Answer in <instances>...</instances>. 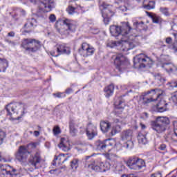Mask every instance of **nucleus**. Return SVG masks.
<instances>
[{
	"instance_id": "f257e3e1",
	"label": "nucleus",
	"mask_w": 177,
	"mask_h": 177,
	"mask_svg": "<svg viewBox=\"0 0 177 177\" xmlns=\"http://www.w3.org/2000/svg\"><path fill=\"white\" fill-rule=\"evenodd\" d=\"M110 32L113 37H122V41H128V39H129V37L132 35L133 37H137L140 43L142 39V37H140L139 34L136 33L138 32V30L131 29L128 22L123 23L121 26L114 25L111 26Z\"/></svg>"
},
{
	"instance_id": "f03ea898",
	"label": "nucleus",
	"mask_w": 177,
	"mask_h": 177,
	"mask_svg": "<svg viewBox=\"0 0 177 177\" xmlns=\"http://www.w3.org/2000/svg\"><path fill=\"white\" fill-rule=\"evenodd\" d=\"M139 38L137 36H129L128 40H121V41H109L106 43V46L108 48H118L119 50L122 52H128L131 49H133L136 46H139Z\"/></svg>"
},
{
	"instance_id": "7ed1b4c3",
	"label": "nucleus",
	"mask_w": 177,
	"mask_h": 177,
	"mask_svg": "<svg viewBox=\"0 0 177 177\" xmlns=\"http://www.w3.org/2000/svg\"><path fill=\"white\" fill-rule=\"evenodd\" d=\"M162 95V90L160 88L151 89L140 96V100H142V104H149L151 102H156L160 99Z\"/></svg>"
},
{
	"instance_id": "20e7f679",
	"label": "nucleus",
	"mask_w": 177,
	"mask_h": 177,
	"mask_svg": "<svg viewBox=\"0 0 177 177\" xmlns=\"http://www.w3.org/2000/svg\"><path fill=\"white\" fill-rule=\"evenodd\" d=\"M169 124V118L167 117L158 116L156 121H153L151 124L153 131L156 133H162L167 130V126Z\"/></svg>"
},
{
	"instance_id": "39448f33",
	"label": "nucleus",
	"mask_w": 177,
	"mask_h": 177,
	"mask_svg": "<svg viewBox=\"0 0 177 177\" xmlns=\"http://www.w3.org/2000/svg\"><path fill=\"white\" fill-rule=\"evenodd\" d=\"M134 64L139 68H150L153 66V59L145 54H139L134 58Z\"/></svg>"
},
{
	"instance_id": "423d86ee",
	"label": "nucleus",
	"mask_w": 177,
	"mask_h": 177,
	"mask_svg": "<svg viewBox=\"0 0 177 177\" xmlns=\"http://www.w3.org/2000/svg\"><path fill=\"white\" fill-rule=\"evenodd\" d=\"M25 104L21 102H11L6 106L5 109L7 111V115L12 117L13 114H19L21 113V115L24 114Z\"/></svg>"
},
{
	"instance_id": "0eeeda50",
	"label": "nucleus",
	"mask_w": 177,
	"mask_h": 177,
	"mask_svg": "<svg viewBox=\"0 0 177 177\" xmlns=\"http://www.w3.org/2000/svg\"><path fill=\"white\" fill-rule=\"evenodd\" d=\"M22 48L27 52L35 53L41 47L39 41L35 39H24L21 44Z\"/></svg>"
},
{
	"instance_id": "6e6552de",
	"label": "nucleus",
	"mask_w": 177,
	"mask_h": 177,
	"mask_svg": "<svg viewBox=\"0 0 177 177\" xmlns=\"http://www.w3.org/2000/svg\"><path fill=\"white\" fill-rule=\"evenodd\" d=\"M127 165L130 169H134L135 171H139L143 167H146V162L142 158H139L136 156L131 157L127 162Z\"/></svg>"
},
{
	"instance_id": "1a4fd4ad",
	"label": "nucleus",
	"mask_w": 177,
	"mask_h": 177,
	"mask_svg": "<svg viewBox=\"0 0 177 177\" xmlns=\"http://www.w3.org/2000/svg\"><path fill=\"white\" fill-rule=\"evenodd\" d=\"M111 167V165L109 162H93V163L86 165V168H89V169L95 171V172H106V171H109Z\"/></svg>"
},
{
	"instance_id": "9d476101",
	"label": "nucleus",
	"mask_w": 177,
	"mask_h": 177,
	"mask_svg": "<svg viewBox=\"0 0 177 177\" xmlns=\"http://www.w3.org/2000/svg\"><path fill=\"white\" fill-rule=\"evenodd\" d=\"M100 9L102 12V17L104 24L110 23V19L114 16V12L111 10V6L102 3L100 5Z\"/></svg>"
},
{
	"instance_id": "9b49d317",
	"label": "nucleus",
	"mask_w": 177,
	"mask_h": 177,
	"mask_svg": "<svg viewBox=\"0 0 177 177\" xmlns=\"http://www.w3.org/2000/svg\"><path fill=\"white\" fill-rule=\"evenodd\" d=\"M133 131L131 129L124 130L121 133V139L123 142H126L124 144V147L126 149H133V141H132Z\"/></svg>"
},
{
	"instance_id": "f8f14e48",
	"label": "nucleus",
	"mask_w": 177,
	"mask_h": 177,
	"mask_svg": "<svg viewBox=\"0 0 177 177\" xmlns=\"http://www.w3.org/2000/svg\"><path fill=\"white\" fill-rule=\"evenodd\" d=\"M114 64L119 71H124L128 66V59L122 54H118L115 56Z\"/></svg>"
},
{
	"instance_id": "ddd939ff",
	"label": "nucleus",
	"mask_w": 177,
	"mask_h": 177,
	"mask_svg": "<svg viewBox=\"0 0 177 177\" xmlns=\"http://www.w3.org/2000/svg\"><path fill=\"white\" fill-rule=\"evenodd\" d=\"M106 157L107 160H110L111 165H113V168H114L115 171L120 172L124 169V165H122L121 162L117 161L118 156L114 153H106Z\"/></svg>"
},
{
	"instance_id": "4468645a",
	"label": "nucleus",
	"mask_w": 177,
	"mask_h": 177,
	"mask_svg": "<svg viewBox=\"0 0 177 177\" xmlns=\"http://www.w3.org/2000/svg\"><path fill=\"white\" fill-rule=\"evenodd\" d=\"M0 174L6 177H15L19 175V173H17V170L12 168V167L8 165H0Z\"/></svg>"
},
{
	"instance_id": "2eb2a0df",
	"label": "nucleus",
	"mask_w": 177,
	"mask_h": 177,
	"mask_svg": "<svg viewBox=\"0 0 177 177\" xmlns=\"http://www.w3.org/2000/svg\"><path fill=\"white\" fill-rule=\"evenodd\" d=\"M55 48L57 49V54H56V52L55 51H50V55H51V56L57 57L59 55H70V53H71L70 48L66 46L65 44H57Z\"/></svg>"
},
{
	"instance_id": "dca6fc26",
	"label": "nucleus",
	"mask_w": 177,
	"mask_h": 177,
	"mask_svg": "<svg viewBox=\"0 0 177 177\" xmlns=\"http://www.w3.org/2000/svg\"><path fill=\"white\" fill-rule=\"evenodd\" d=\"M79 53L83 57H88V56H92L95 53V48L86 43H83L82 48L79 49Z\"/></svg>"
},
{
	"instance_id": "f3484780",
	"label": "nucleus",
	"mask_w": 177,
	"mask_h": 177,
	"mask_svg": "<svg viewBox=\"0 0 177 177\" xmlns=\"http://www.w3.org/2000/svg\"><path fill=\"white\" fill-rule=\"evenodd\" d=\"M41 161H42V158H41V153L39 152H36L35 154L30 156L29 159L30 164H31L35 169L41 168Z\"/></svg>"
},
{
	"instance_id": "a211bd4d",
	"label": "nucleus",
	"mask_w": 177,
	"mask_h": 177,
	"mask_svg": "<svg viewBox=\"0 0 177 177\" xmlns=\"http://www.w3.org/2000/svg\"><path fill=\"white\" fill-rule=\"evenodd\" d=\"M28 154H30V151L27 150V148H26L24 146L19 147L18 151L15 154L16 158L21 162L22 161H24L27 159V157H28Z\"/></svg>"
},
{
	"instance_id": "6ab92c4d",
	"label": "nucleus",
	"mask_w": 177,
	"mask_h": 177,
	"mask_svg": "<svg viewBox=\"0 0 177 177\" xmlns=\"http://www.w3.org/2000/svg\"><path fill=\"white\" fill-rule=\"evenodd\" d=\"M86 133L88 139L92 140L95 136H97V127L92 123H89L86 129Z\"/></svg>"
},
{
	"instance_id": "aec40b11",
	"label": "nucleus",
	"mask_w": 177,
	"mask_h": 177,
	"mask_svg": "<svg viewBox=\"0 0 177 177\" xmlns=\"http://www.w3.org/2000/svg\"><path fill=\"white\" fill-rule=\"evenodd\" d=\"M41 8L45 12H50L55 8V0H40Z\"/></svg>"
},
{
	"instance_id": "412c9836",
	"label": "nucleus",
	"mask_w": 177,
	"mask_h": 177,
	"mask_svg": "<svg viewBox=\"0 0 177 177\" xmlns=\"http://www.w3.org/2000/svg\"><path fill=\"white\" fill-rule=\"evenodd\" d=\"M161 67L169 74H175L177 71V66L172 62L164 63L161 65Z\"/></svg>"
},
{
	"instance_id": "4be33fe9",
	"label": "nucleus",
	"mask_w": 177,
	"mask_h": 177,
	"mask_svg": "<svg viewBox=\"0 0 177 177\" xmlns=\"http://www.w3.org/2000/svg\"><path fill=\"white\" fill-rule=\"evenodd\" d=\"M159 102L156 104V110L158 113H164L167 111V106L168 104L164 100L158 99Z\"/></svg>"
},
{
	"instance_id": "5701e85b",
	"label": "nucleus",
	"mask_w": 177,
	"mask_h": 177,
	"mask_svg": "<svg viewBox=\"0 0 177 177\" xmlns=\"http://www.w3.org/2000/svg\"><path fill=\"white\" fill-rule=\"evenodd\" d=\"M108 146L109 145H107V140H105L104 141L98 140L95 142V147L99 151H106V149H107Z\"/></svg>"
},
{
	"instance_id": "b1692460",
	"label": "nucleus",
	"mask_w": 177,
	"mask_h": 177,
	"mask_svg": "<svg viewBox=\"0 0 177 177\" xmlns=\"http://www.w3.org/2000/svg\"><path fill=\"white\" fill-rule=\"evenodd\" d=\"M58 160V164H64L67 160H68V157H66L64 153H61L58 156H55L54 160L52 162L53 165H56V161Z\"/></svg>"
},
{
	"instance_id": "393cba45",
	"label": "nucleus",
	"mask_w": 177,
	"mask_h": 177,
	"mask_svg": "<svg viewBox=\"0 0 177 177\" xmlns=\"http://www.w3.org/2000/svg\"><path fill=\"white\" fill-rule=\"evenodd\" d=\"M142 8L146 10H151V9H154V8H156V1L144 0L142 2Z\"/></svg>"
},
{
	"instance_id": "a878e982",
	"label": "nucleus",
	"mask_w": 177,
	"mask_h": 177,
	"mask_svg": "<svg viewBox=\"0 0 177 177\" xmlns=\"http://www.w3.org/2000/svg\"><path fill=\"white\" fill-rule=\"evenodd\" d=\"M78 124L74 121H71L69 122V132L71 136H75L78 132Z\"/></svg>"
},
{
	"instance_id": "bb28decb",
	"label": "nucleus",
	"mask_w": 177,
	"mask_h": 177,
	"mask_svg": "<svg viewBox=\"0 0 177 177\" xmlns=\"http://www.w3.org/2000/svg\"><path fill=\"white\" fill-rule=\"evenodd\" d=\"M58 147L63 150V151H68L70 147H68V142L65 138H61L60 143L58 145Z\"/></svg>"
},
{
	"instance_id": "cd10ccee",
	"label": "nucleus",
	"mask_w": 177,
	"mask_h": 177,
	"mask_svg": "<svg viewBox=\"0 0 177 177\" xmlns=\"http://www.w3.org/2000/svg\"><path fill=\"white\" fill-rule=\"evenodd\" d=\"M149 17L151 18L153 23H156L158 24L160 23H162V19L161 17L158 16L157 14H153L151 12H146Z\"/></svg>"
},
{
	"instance_id": "c85d7f7f",
	"label": "nucleus",
	"mask_w": 177,
	"mask_h": 177,
	"mask_svg": "<svg viewBox=\"0 0 177 177\" xmlns=\"http://www.w3.org/2000/svg\"><path fill=\"white\" fill-rule=\"evenodd\" d=\"M100 125L101 131L104 133H106V132H109V130L110 129V128H111V124L109 121H101Z\"/></svg>"
},
{
	"instance_id": "c756f323",
	"label": "nucleus",
	"mask_w": 177,
	"mask_h": 177,
	"mask_svg": "<svg viewBox=\"0 0 177 177\" xmlns=\"http://www.w3.org/2000/svg\"><path fill=\"white\" fill-rule=\"evenodd\" d=\"M63 24L67 27V30L69 31H75V25H74L73 21L66 19L63 21Z\"/></svg>"
},
{
	"instance_id": "7c9ffc66",
	"label": "nucleus",
	"mask_w": 177,
	"mask_h": 177,
	"mask_svg": "<svg viewBox=\"0 0 177 177\" xmlns=\"http://www.w3.org/2000/svg\"><path fill=\"white\" fill-rule=\"evenodd\" d=\"M106 97H110L114 93V84H110L104 89Z\"/></svg>"
},
{
	"instance_id": "2f4dec72",
	"label": "nucleus",
	"mask_w": 177,
	"mask_h": 177,
	"mask_svg": "<svg viewBox=\"0 0 177 177\" xmlns=\"http://www.w3.org/2000/svg\"><path fill=\"white\" fill-rule=\"evenodd\" d=\"M165 140L169 143H173V142H177V138L174 133H169L165 136Z\"/></svg>"
},
{
	"instance_id": "473e14b6",
	"label": "nucleus",
	"mask_w": 177,
	"mask_h": 177,
	"mask_svg": "<svg viewBox=\"0 0 177 177\" xmlns=\"http://www.w3.org/2000/svg\"><path fill=\"white\" fill-rule=\"evenodd\" d=\"M75 5V2H73V4H71L66 8V11L68 12V15H74V13L77 12V9H78V6Z\"/></svg>"
},
{
	"instance_id": "72a5a7b5",
	"label": "nucleus",
	"mask_w": 177,
	"mask_h": 177,
	"mask_svg": "<svg viewBox=\"0 0 177 177\" xmlns=\"http://www.w3.org/2000/svg\"><path fill=\"white\" fill-rule=\"evenodd\" d=\"M122 130V127H121L119 124H114L111 128V133L113 136L114 135H117V133H120L121 131Z\"/></svg>"
},
{
	"instance_id": "f704fd0d",
	"label": "nucleus",
	"mask_w": 177,
	"mask_h": 177,
	"mask_svg": "<svg viewBox=\"0 0 177 177\" xmlns=\"http://www.w3.org/2000/svg\"><path fill=\"white\" fill-rule=\"evenodd\" d=\"M8 66L9 64L6 59H0V72L3 71V73H5Z\"/></svg>"
},
{
	"instance_id": "c9c22d12",
	"label": "nucleus",
	"mask_w": 177,
	"mask_h": 177,
	"mask_svg": "<svg viewBox=\"0 0 177 177\" xmlns=\"http://www.w3.org/2000/svg\"><path fill=\"white\" fill-rule=\"evenodd\" d=\"M138 140L140 145H146V143H147V138H146V135L141 133L138 134Z\"/></svg>"
},
{
	"instance_id": "e433bc0d",
	"label": "nucleus",
	"mask_w": 177,
	"mask_h": 177,
	"mask_svg": "<svg viewBox=\"0 0 177 177\" xmlns=\"http://www.w3.org/2000/svg\"><path fill=\"white\" fill-rule=\"evenodd\" d=\"M145 24V22L143 21H135L133 22V26L136 27V28H137V30H139V31H140L142 30V28H143V25Z\"/></svg>"
},
{
	"instance_id": "4c0bfd02",
	"label": "nucleus",
	"mask_w": 177,
	"mask_h": 177,
	"mask_svg": "<svg viewBox=\"0 0 177 177\" xmlns=\"http://www.w3.org/2000/svg\"><path fill=\"white\" fill-rule=\"evenodd\" d=\"M28 24H30V26H31V27H36L37 26V19L32 18L31 19L29 20L28 23L24 25V27L26 28L27 26H28Z\"/></svg>"
},
{
	"instance_id": "58836bf2",
	"label": "nucleus",
	"mask_w": 177,
	"mask_h": 177,
	"mask_svg": "<svg viewBox=\"0 0 177 177\" xmlns=\"http://www.w3.org/2000/svg\"><path fill=\"white\" fill-rule=\"evenodd\" d=\"M71 167L72 169H77L78 168V159H73L71 161Z\"/></svg>"
},
{
	"instance_id": "ea45409f",
	"label": "nucleus",
	"mask_w": 177,
	"mask_h": 177,
	"mask_svg": "<svg viewBox=\"0 0 177 177\" xmlns=\"http://www.w3.org/2000/svg\"><path fill=\"white\" fill-rule=\"evenodd\" d=\"M5 138H6V133L3 131L0 130V145L3 143V139Z\"/></svg>"
},
{
	"instance_id": "a19ab883",
	"label": "nucleus",
	"mask_w": 177,
	"mask_h": 177,
	"mask_svg": "<svg viewBox=\"0 0 177 177\" xmlns=\"http://www.w3.org/2000/svg\"><path fill=\"white\" fill-rule=\"evenodd\" d=\"M160 11L161 12V13L165 15V16H169V12L168 11V8H167L161 7L160 8Z\"/></svg>"
},
{
	"instance_id": "79ce46f5",
	"label": "nucleus",
	"mask_w": 177,
	"mask_h": 177,
	"mask_svg": "<svg viewBox=\"0 0 177 177\" xmlns=\"http://www.w3.org/2000/svg\"><path fill=\"white\" fill-rule=\"evenodd\" d=\"M53 132L54 135H59L61 132L60 127H59V126H55L53 129Z\"/></svg>"
},
{
	"instance_id": "37998d69",
	"label": "nucleus",
	"mask_w": 177,
	"mask_h": 177,
	"mask_svg": "<svg viewBox=\"0 0 177 177\" xmlns=\"http://www.w3.org/2000/svg\"><path fill=\"white\" fill-rule=\"evenodd\" d=\"M155 80L157 82L160 81V82H161L162 84V82H164V81H165L164 78L161 77V75H160V74H158L155 76Z\"/></svg>"
},
{
	"instance_id": "c03bdc74",
	"label": "nucleus",
	"mask_w": 177,
	"mask_h": 177,
	"mask_svg": "<svg viewBox=\"0 0 177 177\" xmlns=\"http://www.w3.org/2000/svg\"><path fill=\"white\" fill-rule=\"evenodd\" d=\"M93 156V155H91V156H86L85 158H84V161H85V167H86V165H88V164H93L94 162H89L88 161V160H89V158H91V157Z\"/></svg>"
},
{
	"instance_id": "a18cd8bd",
	"label": "nucleus",
	"mask_w": 177,
	"mask_h": 177,
	"mask_svg": "<svg viewBox=\"0 0 177 177\" xmlns=\"http://www.w3.org/2000/svg\"><path fill=\"white\" fill-rule=\"evenodd\" d=\"M123 103H124V101H122L121 100H120L119 104L117 106V109H118L119 110H124V106H125V104H124Z\"/></svg>"
},
{
	"instance_id": "49530a36",
	"label": "nucleus",
	"mask_w": 177,
	"mask_h": 177,
	"mask_svg": "<svg viewBox=\"0 0 177 177\" xmlns=\"http://www.w3.org/2000/svg\"><path fill=\"white\" fill-rule=\"evenodd\" d=\"M17 15H20V16H26V11L21 9H17L16 11Z\"/></svg>"
},
{
	"instance_id": "de8ad7c7",
	"label": "nucleus",
	"mask_w": 177,
	"mask_h": 177,
	"mask_svg": "<svg viewBox=\"0 0 177 177\" xmlns=\"http://www.w3.org/2000/svg\"><path fill=\"white\" fill-rule=\"evenodd\" d=\"M48 19L51 23H55V21H56V15H55V14H51Z\"/></svg>"
},
{
	"instance_id": "09e8293b",
	"label": "nucleus",
	"mask_w": 177,
	"mask_h": 177,
	"mask_svg": "<svg viewBox=\"0 0 177 177\" xmlns=\"http://www.w3.org/2000/svg\"><path fill=\"white\" fill-rule=\"evenodd\" d=\"M158 149L161 150L162 151H165V150H167V145L165 144H161L159 147H158Z\"/></svg>"
},
{
	"instance_id": "8fccbe9b",
	"label": "nucleus",
	"mask_w": 177,
	"mask_h": 177,
	"mask_svg": "<svg viewBox=\"0 0 177 177\" xmlns=\"http://www.w3.org/2000/svg\"><path fill=\"white\" fill-rule=\"evenodd\" d=\"M169 84L170 88H177V82L176 81L169 82Z\"/></svg>"
},
{
	"instance_id": "3c124183",
	"label": "nucleus",
	"mask_w": 177,
	"mask_h": 177,
	"mask_svg": "<svg viewBox=\"0 0 177 177\" xmlns=\"http://www.w3.org/2000/svg\"><path fill=\"white\" fill-rule=\"evenodd\" d=\"M5 42H7V44H8V45H11V46H15V45H16L15 41H12L9 39H5Z\"/></svg>"
},
{
	"instance_id": "603ef678",
	"label": "nucleus",
	"mask_w": 177,
	"mask_h": 177,
	"mask_svg": "<svg viewBox=\"0 0 177 177\" xmlns=\"http://www.w3.org/2000/svg\"><path fill=\"white\" fill-rule=\"evenodd\" d=\"M151 177H162V176L161 175V173L158 172V173L151 174Z\"/></svg>"
},
{
	"instance_id": "864d4df0",
	"label": "nucleus",
	"mask_w": 177,
	"mask_h": 177,
	"mask_svg": "<svg viewBox=\"0 0 177 177\" xmlns=\"http://www.w3.org/2000/svg\"><path fill=\"white\" fill-rule=\"evenodd\" d=\"M165 42L166 44H168V45H171V44H172V38L171 37L166 38Z\"/></svg>"
},
{
	"instance_id": "5fc2aeb1",
	"label": "nucleus",
	"mask_w": 177,
	"mask_h": 177,
	"mask_svg": "<svg viewBox=\"0 0 177 177\" xmlns=\"http://www.w3.org/2000/svg\"><path fill=\"white\" fill-rule=\"evenodd\" d=\"M63 93H53V95L55 96V97H62V95Z\"/></svg>"
},
{
	"instance_id": "6e6d98bb",
	"label": "nucleus",
	"mask_w": 177,
	"mask_h": 177,
	"mask_svg": "<svg viewBox=\"0 0 177 177\" xmlns=\"http://www.w3.org/2000/svg\"><path fill=\"white\" fill-rule=\"evenodd\" d=\"M120 9L122 12H127V7H125V6H120Z\"/></svg>"
},
{
	"instance_id": "4d7b16f0",
	"label": "nucleus",
	"mask_w": 177,
	"mask_h": 177,
	"mask_svg": "<svg viewBox=\"0 0 177 177\" xmlns=\"http://www.w3.org/2000/svg\"><path fill=\"white\" fill-rule=\"evenodd\" d=\"M8 37H15V32L12 31L8 33Z\"/></svg>"
},
{
	"instance_id": "13d9d810",
	"label": "nucleus",
	"mask_w": 177,
	"mask_h": 177,
	"mask_svg": "<svg viewBox=\"0 0 177 177\" xmlns=\"http://www.w3.org/2000/svg\"><path fill=\"white\" fill-rule=\"evenodd\" d=\"M0 161L1 162H6V159H5V158H2V155L0 153Z\"/></svg>"
},
{
	"instance_id": "bf43d9fd",
	"label": "nucleus",
	"mask_w": 177,
	"mask_h": 177,
	"mask_svg": "<svg viewBox=\"0 0 177 177\" xmlns=\"http://www.w3.org/2000/svg\"><path fill=\"white\" fill-rule=\"evenodd\" d=\"M71 92H73V89H71V88H67L66 90V93L69 94V93H71Z\"/></svg>"
},
{
	"instance_id": "052dcab7",
	"label": "nucleus",
	"mask_w": 177,
	"mask_h": 177,
	"mask_svg": "<svg viewBox=\"0 0 177 177\" xmlns=\"http://www.w3.org/2000/svg\"><path fill=\"white\" fill-rule=\"evenodd\" d=\"M171 49H173V50H174V52L175 53H177V47H176V46H173L172 48H171Z\"/></svg>"
},
{
	"instance_id": "680f3d73",
	"label": "nucleus",
	"mask_w": 177,
	"mask_h": 177,
	"mask_svg": "<svg viewBox=\"0 0 177 177\" xmlns=\"http://www.w3.org/2000/svg\"><path fill=\"white\" fill-rule=\"evenodd\" d=\"M34 135H35L36 137L39 136V131H34Z\"/></svg>"
},
{
	"instance_id": "e2e57ef3",
	"label": "nucleus",
	"mask_w": 177,
	"mask_h": 177,
	"mask_svg": "<svg viewBox=\"0 0 177 177\" xmlns=\"http://www.w3.org/2000/svg\"><path fill=\"white\" fill-rule=\"evenodd\" d=\"M140 127H141L142 129H146V125H145L142 123H140Z\"/></svg>"
},
{
	"instance_id": "0e129e2a",
	"label": "nucleus",
	"mask_w": 177,
	"mask_h": 177,
	"mask_svg": "<svg viewBox=\"0 0 177 177\" xmlns=\"http://www.w3.org/2000/svg\"><path fill=\"white\" fill-rule=\"evenodd\" d=\"M50 174H55V172H56V169H53V170H50L49 171Z\"/></svg>"
},
{
	"instance_id": "69168bd1",
	"label": "nucleus",
	"mask_w": 177,
	"mask_h": 177,
	"mask_svg": "<svg viewBox=\"0 0 177 177\" xmlns=\"http://www.w3.org/2000/svg\"><path fill=\"white\" fill-rule=\"evenodd\" d=\"M32 3H37V0H30Z\"/></svg>"
},
{
	"instance_id": "338daca9",
	"label": "nucleus",
	"mask_w": 177,
	"mask_h": 177,
	"mask_svg": "<svg viewBox=\"0 0 177 177\" xmlns=\"http://www.w3.org/2000/svg\"><path fill=\"white\" fill-rule=\"evenodd\" d=\"M144 115L145 117H146L147 118V117H149V114L147 113H144Z\"/></svg>"
},
{
	"instance_id": "774afa93",
	"label": "nucleus",
	"mask_w": 177,
	"mask_h": 177,
	"mask_svg": "<svg viewBox=\"0 0 177 177\" xmlns=\"http://www.w3.org/2000/svg\"><path fill=\"white\" fill-rule=\"evenodd\" d=\"M115 122H120V120L118 119H115Z\"/></svg>"
}]
</instances>
